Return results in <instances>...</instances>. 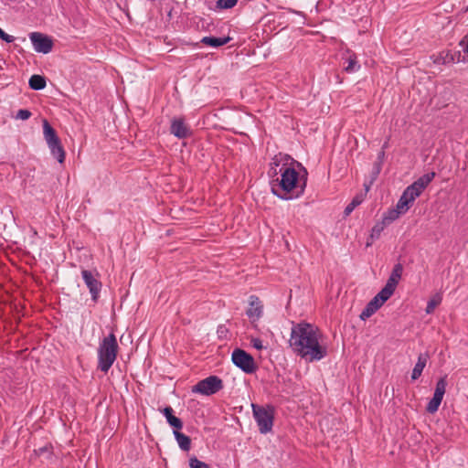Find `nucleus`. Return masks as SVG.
Returning <instances> with one entry per match:
<instances>
[{
    "label": "nucleus",
    "mask_w": 468,
    "mask_h": 468,
    "mask_svg": "<svg viewBox=\"0 0 468 468\" xmlns=\"http://www.w3.org/2000/svg\"><path fill=\"white\" fill-rule=\"evenodd\" d=\"M320 337L321 332L317 326L304 321L292 323L289 344L302 358L318 361L327 356V348L320 344Z\"/></svg>",
    "instance_id": "obj_1"
},
{
    "label": "nucleus",
    "mask_w": 468,
    "mask_h": 468,
    "mask_svg": "<svg viewBox=\"0 0 468 468\" xmlns=\"http://www.w3.org/2000/svg\"><path fill=\"white\" fill-rule=\"evenodd\" d=\"M281 178L271 180V192L281 199L289 200L303 195L308 179L306 168L298 161L292 159L290 165L283 164Z\"/></svg>",
    "instance_id": "obj_2"
},
{
    "label": "nucleus",
    "mask_w": 468,
    "mask_h": 468,
    "mask_svg": "<svg viewBox=\"0 0 468 468\" xmlns=\"http://www.w3.org/2000/svg\"><path fill=\"white\" fill-rule=\"evenodd\" d=\"M119 345L113 333L102 338L98 347V369L107 373L117 358Z\"/></svg>",
    "instance_id": "obj_3"
},
{
    "label": "nucleus",
    "mask_w": 468,
    "mask_h": 468,
    "mask_svg": "<svg viewBox=\"0 0 468 468\" xmlns=\"http://www.w3.org/2000/svg\"><path fill=\"white\" fill-rule=\"evenodd\" d=\"M251 407L260 432L262 434L270 432L273 426L274 408L271 405L264 407L257 404H251Z\"/></svg>",
    "instance_id": "obj_4"
},
{
    "label": "nucleus",
    "mask_w": 468,
    "mask_h": 468,
    "mask_svg": "<svg viewBox=\"0 0 468 468\" xmlns=\"http://www.w3.org/2000/svg\"><path fill=\"white\" fill-rule=\"evenodd\" d=\"M223 381L218 376H209L192 387L193 393L211 396L223 388Z\"/></svg>",
    "instance_id": "obj_5"
},
{
    "label": "nucleus",
    "mask_w": 468,
    "mask_h": 468,
    "mask_svg": "<svg viewBox=\"0 0 468 468\" xmlns=\"http://www.w3.org/2000/svg\"><path fill=\"white\" fill-rule=\"evenodd\" d=\"M233 364L246 374H253L258 369L253 356L243 349L236 348L232 352Z\"/></svg>",
    "instance_id": "obj_6"
},
{
    "label": "nucleus",
    "mask_w": 468,
    "mask_h": 468,
    "mask_svg": "<svg viewBox=\"0 0 468 468\" xmlns=\"http://www.w3.org/2000/svg\"><path fill=\"white\" fill-rule=\"evenodd\" d=\"M447 386V376L441 377L436 383L435 390L432 399L428 402L426 406V411L433 414L438 410L442 401L443 396L446 391Z\"/></svg>",
    "instance_id": "obj_7"
},
{
    "label": "nucleus",
    "mask_w": 468,
    "mask_h": 468,
    "mask_svg": "<svg viewBox=\"0 0 468 468\" xmlns=\"http://www.w3.org/2000/svg\"><path fill=\"white\" fill-rule=\"evenodd\" d=\"M29 38L37 52L48 54L52 50L54 43L50 37L40 32H32Z\"/></svg>",
    "instance_id": "obj_8"
},
{
    "label": "nucleus",
    "mask_w": 468,
    "mask_h": 468,
    "mask_svg": "<svg viewBox=\"0 0 468 468\" xmlns=\"http://www.w3.org/2000/svg\"><path fill=\"white\" fill-rule=\"evenodd\" d=\"M436 173L431 172L427 173L420 177H419L416 181H414L411 185L406 187L405 190L409 192L410 197L417 198L421 195V193L425 190V188L429 186V184L435 177Z\"/></svg>",
    "instance_id": "obj_9"
},
{
    "label": "nucleus",
    "mask_w": 468,
    "mask_h": 468,
    "mask_svg": "<svg viewBox=\"0 0 468 468\" xmlns=\"http://www.w3.org/2000/svg\"><path fill=\"white\" fill-rule=\"evenodd\" d=\"M97 275L98 274L95 275L92 273V271H90L89 270L81 271L82 279H83L86 286L88 287V289L91 294V299L94 303H97V301L100 297V292H101V287H102L101 282L96 277Z\"/></svg>",
    "instance_id": "obj_10"
},
{
    "label": "nucleus",
    "mask_w": 468,
    "mask_h": 468,
    "mask_svg": "<svg viewBox=\"0 0 468 468\" xmlns=\"http://www.w3.org/2000/svg\"><path fill=\"white\" fill-rule=\"evenodd\" d=\"M170 133L178 139H186L191 135V130L185 122V119L174 118L171 121Z\"/></svg>",
    "instance_id": "obj_11"
},
{
    "label": "nucleus",
    "mask_w": 468,
    "mask_h": 468,
    "mask_svg": "<svg viewBox=\"0 0 468 468\" xmlns=\"http://www.w3.org/2000/svg\"><path fill=\"white\" fill-rule=\"evenodd\" d=\"M262 313L263 305L260 298L256 295H250L249 298V308L246 311L247 316L255 321L262 316Z\"/></svg>",
    "instance_id": "obj_12"
},
{
    "label": "nucleus",
    "mask_w": 468,
    "mask_h": 468,
    "mask_svg": "<svg viewBox=\"0 0 468 468\" xmlns=\"http://www.w3.org/2000/svg\"><path fill=\"white\" fill-rule=\"evenodd\" d=\"M48 148L50 149L52 156L57 159L59 164L64 163L65 161V151L62 146L61 141L59 138L56 139L54 143L48 142Z\"/></svg>",
    "instance_id": "obj_13"
},
{
    "label": "nucleus",
    "mask_w": 468,
    "mask_h": 468,
    "mask_svg": "<svg viewBox=\"0 0 468 468\" xmlns=\"http://www.w3.org/2000/svg\"><path fill=\"white\" fill-rule=\"evenodd\" d=\"M430 358V356L427 352L420 353L418 356L417 363L415 364V367H413L412 373H411V380H417L422 374V371L424 367L427 365V362Z\"/></svg>",
    "instance_id": "obj_14"
},
{
    "label": "nucleus",
    "mask_w": 468,
    "mask_h": 468,
    "mask_svg": "<svg viewBox=\"0 0 468 468\" xmlns=\"http://www.w3.org/2000/svg\"><path fill=\"white\" fill-rule=\"evenodd\" d=\"M383 304L380 303V301L373 297L366 305L364 310L361 312L359 317L361 320L366 321L367 318L372 316Z\"/></svg>",
    "instance_id": "obj_15"
},
{
    "label": "nucleus",
    "mask_w": 468,
    "mask_h": 468,
    "mask_svg": "<svg viewBox=\"0 0 468 468\" xmlns=\"http://www.w3.org/2000/svg\"><path fill=\"white\" fill-rule=\"evenodd\" d=\"M162 413L166 418L169 425L175 430H181L183 428V421L174 415V410L170 406L164 408Z\"/></svg>",
    "instance_id": "obj_16"
},
{
    "label": "nucleus",
    "mask_w": 468,
    "mask_h": 468,
    "mask_svg": "<svg viewBox=\"0 0 468 468\" xmlns=\"http://www.w3.org/2000/svg\"><path fill=\"white\" fill-rule=\"evenodd\" d=\"M231 39H232V37H230L229 36L224 37H217L209 36V37H202L200 40V43H202L206 46L212 47V48H218V47L228 44Z\"/></svg>",
    "instance_id": "obj_17"
},
{
    "label": "nucleus",
    "mask_w": 468,
    "mask_h": 468,
    "mask_svg": "<svg viewBox=\"0 0 468 468\" xmlns=\"http://www.w3.org/2000/svg\"><path fill=\"white\" fill-rule=\"evenodd\" d=\"M414 200L415 198L410 197L409 192L407 190H404L396 207L400 210V212L405 214L412 206Z\"/></svg>",
    "instance_id": "obj_18"
},
{
    "label": "nucleus",
    "mask_w": 468,
    "mask_h": 468,
    "mask_svg": "<svg viewBox=\"0 0 468 468\" xmlns=\"http://www.w3.org/2000/svg\"><path fill=\"white\" fill-rule=\"evenodd\" d=\"M175 438L181 450L188 452L191 448V439L187 435L179 431V430H174Z\"/></svg>",
    "instance_id": "obj_19"
},
{
    "label": "nucleus",
    "mask_w": 468,
    "mask_h": 468,
    "mask_svg": "<svg viewBox=\"0 0 468 468\" xmlns=\"http://www.w3.org/2000/svg\"><path fill=\"white\" fill-rule=\"evenodd\" d=\"M403 272V265L401 263H396L392 269V271L387 281L388 283L397 287L401 279Z\"/></svg>",
    "instance_id": "obj_20"
},
{
    "label": "nucleus",
    "mask_w": 468,
    "mask_h": 468,
    "mask_svg": "<svg viewBox=\"0 0 468 468\" xmlns=\"http://www.w3.org/2000/svg\"><path fill=\"white\" fill-rule=\"evenodd\" d=\"M397 287L390 283H386L385 286L378 292L375 296L380 301V303L384 304L394 293Z\"/></svg>",
    "instance_id": "obj_21"
},
{
    "label": "nucleus",
    "mask_w": 468,
    "mask_h": 468,
    "mask_svg": "<svg viewBox=\"0 0 468 468\" xmlns=\"http://www.w3.org/2000/svg\"><path fill=\"white\" fill-rule=\"evenodd\" d=\"M28 85L31 90H41L47 85L46 78L42 75L34 74L30 77Z\"/></svg>",
    "instance_id": "obj_22"
},
{
    "label": "nucleus",
    "mask_w": 468,
    "mask_h": 468,
    "mask_svg": "<svg viewBox=\"0 0 468 468\" xmlns=\"http://www.w3.org/2000/svg\"><path fill=\"white\" fill-rule=\"evenodd\" d=\"M43 133L47 143H54L56 139L59 138L55 129L46 119L43 120Z\"/></svg>",
    "instance_id": "obj_23"
},
{
    "label": "nucleus",
    "mask_w": 468,
    "mask_h": 468,
    "mask_svg": "<svg viewBox=\"0 0 468 468\" xmlns=\"http://www.w3.org/2000/svg\"><path fill=\"white\" fill-rule=\"evenodd\" d=\"M388 226L383 220L377 222L371 229L370 238L367 242V247L370 246L374 239H378L385 227Z\"/></svg>",
    "instance_id": "obj_24"
},
{
    "label": "nucleus",
    "mask_w": 468,
    "mask_h": 468,
    "mask_svg": "<svg viewBox=\"0 0 468 468\" xmlns=\"http://www.w3.org/2000/svg\"><path fill=\"white\" fill-rule=\"evenodd\" d=\"M400 215H403L402 212L396 207L395 208L388 209L382 218V220L387 224L389 225L393 221L399 218Z\"/></svg>",
    "instance_id": "obj_25"
},
{
    "label": "nucleus",
    "mask_w": 468,
    "mask_h": 468,
    "mask_svg": "<svg viewBox=\"0 0 468 468\" xmlns=\"http://www.w3.org/2000/svg\"><path fill=\"white\" fill-rule=\"evenodd\" d=\"M442 301V297L440 293H436L430 299V301L427 303V306L425 309V312L427 314H432L435 310V308L441 304Z\"/></svg>",
    "instance_id": "obj_26"
},
{
    "label": "nucleus",
    "mask_w": 468,
    "mask_h": 468,
    "mask_svg": "<svg viewBox=\"0 0 468 468\" xmlns=\"http://www.w3.org/2000/svg\"><path fill=\"white\" fill-rule=\"evenodd\" d=\"M362 198L359 196H356L352 201L346 207L344 210L345 217H347L351 212L361 204Z\"/></svg>",
    "instance_id": "obj_27"
},
{
    "label": "nucleus",
    "mask_w": 468,
    "mask_h": 468,
    "mask_svg": "<svg viewBox=\"0 0 468 468\" xmlns=\"http://www.w3.org/2000/svg\"><path fill=\"white\" fill-rule=\"evenodd\" d=\"M238 3V0H218L216 3V8L222 9H229L234 7Z\"/></svg>",
    "instance_id": "obj_28"
},
{
    "label": "nucleus",
    "mask_w": 468,
    "mask_h": 468,
    "mask_svg": "<svg viewBox=\"0 0 468 468\" xmlns=\"http://www.w3.org/2000/svg\"><path fill=\"white\" fill-rule=\"evenodd\" d=\"M360 68V65L357 64L356 57V55H352L347 59V65L345 67V70L346 72H353L356 71Z\"/></svg>",
    "instance_id": "obj_29"
},
{
    "label": "nucleus",
    "mask_w": 468,
    "mask_h": 468,
    "mask_svg": "<svg viewBox=\"0 0 468 468\" xmlns=\"http://www.w3.org/2000/svg\"><path fill=\"white\" fill-rule=\"evenodd\" d=\"M189 467L190 468H210L207 463L198 460L196 456H192L189 458Z\"/></svg>",
    "instance_id": "obj_30"
},
{
    "label": "nucleus",
    "mask_w": 468,
    "mask_h": 468,
    "mask_svg": "<svg viewBox=\"0 0 468 468\" xmlns=\"http://www.w3.org/2000/svg\"><path fill=\"white\" fill-rule=\"evenodd\" d=\"M31 115L32 113L30 111L27 109H21L16 112V118L20 120H27L31 117Z\"/></svg>",
    "instance_id": "obj_31"
},
{
    "label": "nucleus",
    "mask_w": 468,
    "mask_h": 468,
    "mask_svg": "<svg viewBox=\"0 0 468 468\" xmlns=\"http://www.w3.org/2000/svg\"><path fill=\"white\" fill-rule=\"evenodd\" d=\"M51 448H52L51 445H46V446L38 448L37 450H35V452L38 456H41L44 453L50 454L51 453Z\"/></svg>",
    "instance_id": "obj_32"
},
{
    "label": "nucleus",
    "mask_w": 468,
    "mask_h": 468,
    "mask_svg": "<svg viewBox=\"0 0 468 468\" xmlns=\"http://www.w3.org/2000/svg\"><path fill=\"white\" fill-rule=\"evenodd\" d=\"M382 167V163L375 162L373 171H372V179H376L379 175Z\"/></svg>",
    "instance_id": "obj_33"
},
{
    "label": "nucleus",
    "mask_w": 468,
    "mask_h": 468,
    "mask_svg": "<svg viewBox=\"0 0 468 468\" xmlns=\"http://www.w3.org/2000/svg\"><path fill=\"white\" fill-rule=\"evenodd\" d=\"M0 38L6 43H11L15 40L13 36L6 34L2 28H0Z\"/></svg>",
    "instance_id": "obj_34"
},
{
    "label": "nucleus",
    "mask_w": 468,
    "mask_h": 468,
    "mask_svg": "<svg viewBox=\"0 0 468 468\" xmlns=\"http://www.w3.org/2000/svg\"><path fill=\"white\" fill-rule=\"evenodd\" d=\"M250 344L257 350H261L263 348L262 341L260 338H252L250 340Z\"/></svg>",
    "instance_id": "obj_35"
},
{
    "label": "nucleus",
    "mask_w": 468,
    "mask_h": 468,
    "mask_svg": "<svg viewBox=\"0 0 468 468\" xmlns=\"http://www.w3.org/2000/svg\"><path fill=\"white\" fill-rule=\"evenodd\" d=\"M459 45L463 47V52L468 55V34L460 41Z\"/></svg>",
    "instance_id": "obj_36"
},
{
    "label": "nucleus",
    "mask_w": 468,
    "mask_h": 468,
    "mask_svg": "<svg viewBox=\"0 0 468 468\" xmlns=\"http://www.w3.org/2000/svg\"><path fill=\"white\" fill-rule=\"evenodd\" d=\"M281 161L282 158H279L277 155H275L274 158L272 159V162L271 163V165L278 167L280 165Z\"/></svg>",
    "instance_id": "obj_37"
},
{
    "label": "nucleus",
    "mask_w": 468,
    "mask_h": 468,
    "mask_svg": "<svg viewBox=\"0 0 468 468\" xmlns=\"http://www.w3.org/2000/svg\"><path fill=\"white\" fill-rule=\"evenodd\" d=\"M385 157V151L381 150L378 154V160L376 162L383 163Z\"/></svg>",
    "instance_id": "obj_38"
},
{
    "label": "nucleus",
    "mask_w": 468,
    "mask_h": 468,
    "mask_svg": "<svg viewBox=\"0 0 468 468\" xmlns=\"http://www.w3.org/2000/svg\"><path fill=\"white\" fill-rule=\"evenodd\" d=\"M269 175L271 177L276 176L278 175L277 167L271 166L270 171H269Z\"/></svg>",
    "instance_id": "obj_39"
},
{
    "label": "nucleus",
    "mask_w": 468,
    "mask_h": 468,
    "mask_svg": "<svg viewBox=\"0 0 468 468\" xmlns=\"http://www.w3.org/2000/svg\"><path fill=\"white\" fill-rule=\"evenodd\" d=\"M388 147V142H385L383 146H382V150L385 151V149Z\"/></svg>",
    "instance_id": "obj_40"
},
{
    "label": "nucleus",
    "mask_w": 468,
    "mask_h": 468,
    "mask_svg": "<svg viewBox=\"0 0 468 468\" xmlns=\"http://www.w3.org/2000/svg\"><path fill=\"white\" fill-rule=\"evenodd\" d=\"M465 12H468V5H467V6H466V8H465Z\"/></svg>",
    "instance_id": "obj_41"
}]
</instances>
